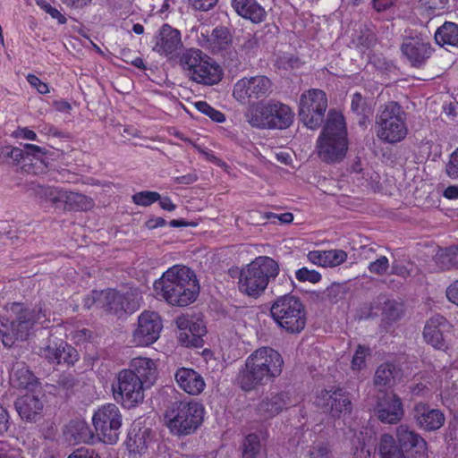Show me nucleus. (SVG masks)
<instances>
[{
  "label": "nucleus",
  "instance_id": "nucleus-14",
  "mask_svg": "<svg viewBox=\"0 0 458 458\" xmlns=\"http://www.w3.org/2000/svg\"><path fill=\"white\" fill-rule=\"evenodd\" d=\"M162 328V319L157 312L144 311L138 318L132 343L138 346H148L159 338Z\"/></svg>",
  "mask_w": 458,
  "mask_h": 458
},
{
  "label": "nucleus",
  "instance_id": "nucleus-46",
  "mask_svg": "<svg viewBox=\"0 0 458 458\" xmlns=\"http://www.w3.org/2000/svg\"><path fill=\"white\" fill-rule=\"evenodd\" d=\"M160 199V194L157 191H144L135 193L132 200L136 205L148 207Z\"/></svg>",
  "mask_w": 458,
  "mask_h": 458
},
{
  "label": "nucleus",
  "instance_id": "nucleus-39",
  "mask_svg": "<svg viewBox=\"0 0 458 458\" xmlns=\"http://www.w3.org/2000/svg\"><path fill=\"white\" fill-rule=\"evenodd\" d=\"M380 458H406V454L390 434H383L378 445Z\"/></svg>",
  "mask_w": 458,
  "mask_h": 458
},
{
  "label": "nucleus",
  "instance_id": "nucleus-17",
  "mask_svg": "<svg viewBox=\"0 0 458 458\" xmlns=\"http://www.w3.org/2000/svg\"><path fill=\"white\" fill-rule=\"evenodd\" d=\"M315 403L324 412L336 418L352 411V402L348 394L342 388L322 390L317 395Z\"/></svg>",
  "mask_w": 458,
  "mask_h": 458
},
{
  "label": "nucleus",
  "instance_id": "nucleus-36",
  "mask_svg": "<svg viewBox=\"0 0 458 458\" xmlns=\"http://www.w3.org/2000/svg\"><path fill=\"white\" fill-rule=\"evenodd\" d=\"M400 377V369L393 363L386 362L379 365L375 372L374 384L382 394L391 388Z\"/></svg>",
  "mask_w": 458,
  "mask_h": 458
},
{
  "label": "nucleus",
  "instance_id": "nucleus-12",
  "mask_svg": "<svg viewBox=\"0 0 458 458\" xmlns=\"http://www.w3.org/2000/svg\"><path fill=\"white\" fill-rule=\"evenodd\" d=\"M140 299V293L136 289H131L126 293L108 289L103 291L101 309L121 318L139 310Z\"/></svg>",
  "mask_w": 458,
  "mask_h": 458
},
{
  "label": "nucleus",
  "instance_id": "nucleus-63",
  "mask_svg": "<svg viewBox=\"0 0 458 458\" xmlns=\"http://www.w3.org/2000/svg\"><path fill=\"white\" fill-rule=\"evenodd\" d=\"M68 458H100L94 450L80 448L73 451Z\"/></svg>",
  "mask_w": 458,
  "mask_h": 458
},
{
  "label": "nucleus",
  "instance_id": "nucleus-61",
  "mask_svg": "<svg viewBox=\"0 0 458 458\" xmlns=\"http://www.w3.org/2000/svg\"><path fill=\"white\" fill-rule=\"evenodd\" d=\"M103 291H92L90 294L85 297L84 299V307L86 309H90L94 304H97L101 308V299H102Z\"/></svg>",
  "mask_w": 458,
  "mask_h": 458
},
{
  "label": "nucleus",
  "instance_id": "nucleus-41",
  "mask_svg": "<svg viewBox=\"0 0 458 458\" xmlns=\"http://www.w3.org/2000/svg\"><path fill=\"white\" fill-rule=\"evenodd\" d=\"M265 457V451L262 449L259 436L249 434L242 444V458Z\"/></svg>",
  "mask_w": 458,
  "mask_h": 458
},
{
  "label": "nucleus",
  "instance_id": "nucleus-25",
  "mask_svg": "<svg viewBox=\"0 0 458 458\" xmlns=\"http://www.w3.org/2000/svg\"><path fill=\"white\" fill-rule=\"evenodd\" d=\"M447 319L440 315L432 316L426 323L423 330L425 341L437 350H445L447 344L443 335V332L449 327Z\"/></svg>",
  "mask_w": 458,
  "mask_h": 458
},
{
  "label": "nucleus",
  "instance_id": "nucleus-56",
  "mask_svg": "<svg viewBox=\"0 0 458 458\" xmlns=\"http://www.w3.org/2000/svg\"><path fill=\"white\" fill-rule=\"evenodd\" d=\"M445 170L449 177L458 178V148L451 155Z\"/></svg>",
  "mask_w": 458,
  "mask_h": 458
},
{
  "label": "nucleus",
  "instance_id": "nucleus-60",
  "mask_svg": "<svg viewBox=\"0 0 458 458\" xmlns=\"http://www.w3.org/2000/svg\"><path fill=\"white\" fill-rule=\"evenodd\" d=\"M325 250H311L307 254V259L314 265L326 267Z\"/></svg>",
  "mask_w": 458,
  "mask_h": 458
},
{
  "label": "nucleus",
  "instance_id": "nucleus-59",
  "mask_svg": "<svg viewBox=\"0 0 458 458\" xmlns=\"http://www.w3.org/2000/svg\"><path fill=\"white\" fill-rule=\"evenodd\" d=\"M28 82L37 89L40 94H47L49 92V89L47 83L43 82L38 77L34 74H29L27 76Z\"/></svg>",
  "mask_w": 458,
  "mask_h": 458
},
{
  "label": "nucleus",
  "instance_id": "nucleus-62",
  "mask_svg": "<svg viewBox=\"0 0 458 458\" xmlns=\"http://www.w3.org/2000/svg\"><path fill=\"white\" fill-rule=\"evenodd\" d=\"M65 194L66 191L60 188L48 203L55 208L64 210Z\"/></svg>",
  "mask_w": 458,
  "mask_h": 458
},
{
  "label": "nucleus",
  "instance_id": "nucleus-45",
  "mask_svg": "<svg viewBox=\"0 0 458 458\" xmlns=\"http://www.w3.org/2000/svg\"><path fill=\"white\" fill-rule=\"evenodd\" d=\"M195 107L200 113L208 115L212 121L216 123H222L225 120V116L223 113L213 108L205 101H199L195 103Z\"/></svg>",
  "mask_w": 458,
  "mask_h": 458
},
{
  "label": "nucleus",
  "instance_id": "nucleus-3",
  "mask_svg": "<svg viewBox=\"0 0 458 458\" xmlns=\"http://www.w3.org/2000/svg\"><path fill=\"white\" fill-rule=\"evenodd\" d=\"M347 129L344 115L330 110L316 143L318 156L327 164L340 163L348 150Z\"/></svg>",
  "mask_w": 458,
  "mask_h": 458
},
{
  "label": "nucleus",
  "instance_id": "nucleus-31",
  "mask_svg": "<svg viewBox=\"0 0 458 458\" xmlns=\"http://www.w3.org/2000/svg\"><path fill=\"white\" fill-rule=\"evenodd\" d=\"M10 383L14 388L28 389L32 392L38 386V380L24 362L17 361L13 365Z\"/></svg>",
  "mask_w": 458,
  "mask_h": 458
},
{
  "label": "nucleus",
  "instance_id": "nucleus-15",
  "mask_svg": "<svg viewBox=\"0 0 458 458\" xmlns=\"http://www.w3.org/2000/svg\"><path fill=\"white\" fill-rule=\"evenodd\" d=\"M395 441L406 458H427V442L415 429L406 424L395 429Z\"/></svg>",
  "mask_w": 458,
  "mask_h": 458
},
{
  "label": "nucleus",
  "instance_id": "nucleus-49",
  "mask_svg": "<svg viewBox=\"0 0 458 458\" xmlns=\"http://www.w3.org/2000/svg\"><path fill=\"white\" fill-rule=\"evenodd\" d=\"M310 458H334L331 447L327 443H318L310 447Z\"/></svg>",
  "mask_w": 458,
  "mask_h": 458
},
{
  "label": "nucleus",
  "instance_id": "nucleus-11",
  "mask_svg": "<svg viewBox=\"0 0 458 458\" xmlns=\"http://www.w3.org/2000/svg\"><path fill=\"white\" fill-rule=\"evenodd\" d=\"M92 421L100 440L110 445L118 441L122 415L115 404L108 403L99 408L94 413Z\"/></svg>",
  "mask_w": 458,
  "mask_h": 458
},
{
  "label": "nucleus",
  "instance_id": "nucleus-22",
  "mask_svg": "<svg viewBox=\"0 0 458 458\" xmlns=\"http://www.w3.org/2000/svg\"><path fill=\"white\" fill-rule=\"evenodd\" d=\"M39 356L47 360L50 363L73 365L79 359V353L75 348L66 343L60 344L48 340L39 348Z\"/></svg>",
  "mask_w": 458,
  "mask_h": 458
},
{
  "label": "nucleus",
  "instance_id": "nucleus-21",
  "mask_svg": "<svg viewBox=\"0 0 458 458\" xmlns=\"http://www.w3.org/2000/svg\"><path fill=\"white\" fill-rule=\"evenodd\" d=\"M177 327L180 335L179 340L185 346L201 347L203 345L202 336L206 334V327L202 320H195L189 315L177 317Z\"/></svg>",
  "mask_w": 458,
  "mask_h": 458
},
{
  "label": "nucleus",
  "instance_id": "nucleus-50",
  "mask_svg": "<svg viewBox=\"0 0 458 458\" xmlns=\"http://www.w3.org/2000/svg\"><path fill=\"white\" fill-rule=\"evenodd\" d=\"M389 268V260L386 256H380L369 264L368 269L370 273L383 276Z\"/></svg>",
  "mask_w": 458,
  "mask_h": 458
},
{
  "label": "nucleus",
  "instance_id": "nucleus-8",
  "mask_svg": "<svg viewBox=\"0 0 458 458\" xmlns=\"http://www.w3.org/2000/svg\"><path fill=\"white\" fill-rule=\"evenodd\" d=\"M204 408L197 402L177 401L165 413L166 425L172 433L179 436L190 435L201 425Z\"/></svg>",
  "mask_w": 458,
  "mask_h": 458
},
{
  "label": "nucleus",
  "instance_id": "nucleus-9",
  "mask_svg": "<svg viewBox=\"0 0 458 458\" xmlns=\"http://www.w3.org/2000/svg\"><path fill=\"white\" fill-rule=\"evenodd\" d=\"M405 119L402 106L397 102H388L377 115V137L389 143L401 141L407 134Z\"/></svg>",
  "mask_w": 458,
  "mask_h": 458
},
{
  "label": "nucleus",
  "instance_id": "nucleus-32",
  "mask_svg": "<svg viewBox=\"0 0 458 458\" xmlns=\"http://www.w3.org/2000/svg\"><path fill=\"white\" fill-rule=\"evenodd\" d=\"M269 113L268 101L254 102L247 108L244 117L252 127L271 130Z\"/></svg>",
  "mask_w": 458,
  "mask_h": 458
},
{
  "label": "nucleus",
  "instance_id": "nucleus-48",
  "mask_svg": "<svg viewBox=\"0 0 458 458\" xmlns=\"http://www.w3.org/2000/svg\"><path fill=\"white\" fill-rule=\"evenodd\" d=\"M326 267H336L347 259V253L343 250H325Z\"/></svg>",
  "mask_w": 458,
  "mask_h": 458
},
{
  "label": "nucleus",
  "instance_id": "nucleus-40",
  "mask_svg": "<svg viewBox=\"0 0 458 458\" xmlns=\"http://www.w3.org/2000/svg\"><path fill=\"white\" fill-rule=\"evenodd\" d=\"M64 210H88L93 207L91 198L81 193L66 191Z\"/></svg>",
  "mask_w": 458,
  "mask_h": 458
},
{
  "label": "nucleus",
  "instance_id": "nucleus-37",
  "mask_svg": "<svg viewBox=\"0 0 458 458\" xmlns=\"http://www.w3.org/2000/svg\"><path fill=\"white\" fill-rule=\"evenodd\" d=\"M435 40L441 47H458V24L452 21L444 22L437 28Z\"/></svg>",
  "mask_w": 458,
  "mask_h": 458
},
{
  "label": "nucleus",
  "instance_id": "nucleus-7",
  "mask_svg": "<svg viewBox=\"0 0 458 458\" xmlns=\"http://www.w3.org/2000/svg\"><path fill=\"white\" fill-rule=\"evenodd\" d=\"M180 64L186 76L196 83L212 86L222 79L220 65L199 49L186 50L180 57Z\"/></svg>",
  "mask_w": 458,
  "mask_h": 458
},
{
  "label": "nucleus",
  "instance_id": "nucleus-43",
  "mask_svg": "<svg viewBox=\"0 0 458 458\" xmlns=\"http://www.w3.org/2000/svg\"><path fill=\"white\" fill-rule=\"evenodd\" d=\"M351 109L359 116V123L365 124L368 107L360 93H354L352 98Z\"/></svg>",
  "mask_w": 458,
  "mask_h": 458
},
{
  "label": "nucleus",
  "instance_id": "nucleus-1",
  "mask_svg": "<svg viewBox=\"0 0 458 458\" xmlns=\"http://www.w3.org/2000/svg\"><path fill=\"white\" fill-rule=\"evenodd\" d=\"M284 367L282 355L271 347H260L247 357L237 381L241 388L250 392L266 386L278 377Z\"/></svg>",
  "mask_w": 458,
  "mask_h": 458
},
{
  "label": "nucleus",
  "instance_id": "nucleus-55",
  "mask_svg": "<svg viewBox=\"0 0 458 458\" xmlns=\"http://www.w3.org/2000/svg\"><path fill=\"white\" fill-rule=\"evenodd\" d=\"M0 458H22L20 449L13 448L7 442L0 441Z\"/></svg>",
  "mask_w": 458,
  "mask_h": 458
},
{
  "label": "nucleus",
  "instance_id": "nucleus-18",
  "mask_svg": "<svg viewBox=\"0 0 458 458\" xmlns=\"http://www.w3.org/2000/svg\"><path fill=\"white\" fill-rule=\"evenodd\" d=\"M411 416L416 426L428 432L439 429L445 420L442 411L422 402L414 404Z\"/></svg>",
  "mask_w": 458,
  "mask_h": 458
},
{
  "label": "nucleus",
  "instance_id": "nucleus-29",
  "mask_svg": "<svg viewBox=\"0 0 458 458\" xmlns=\"http://www.w3.org/2000/svg\"><path fill=\"white\" fill-rule=\"evenodd\" d=\"M152 439V431L149 428L133 424L127 436L126 447L130 454H143Z\"/></svg>",
  "mask_w": 458,
  "mask_h": 458
},
{
  "label": "nucleus",
  "instance_id": "nucleus-24",
  "mask_svg": "<svg viewBox=\"0 0 458 458\" xmlns=\"http://www.w3.org/2000/svg\"><path fill=\"white\" fill-rule=\"evenodd\" d=\"M153 50L160 55L174 56L182 47L181 33L168 24H164L155 37Z\"/></svg>",
  "mask_w": 458,
  "mask_h": 458
},
{
  "label": "nucleus",
  "instance_id": "nucleus-35",
  "mask_svg": "<svg viewBox=\"0 0 458 458\" xmlns=\"http://www.w3.org/2000/svg\"><path fill=\"white\" fill-rule=\"evenodd\" d=\"M206 47L214 54L228 49L233 43V36L225 26L216 27L210 36L204 37Z\"/></svg>",
  "mask_w": 458,
  "mask_h": 458
},
{
  "label": "nucleus",
  "instance_id": "nucleus-23",
  "mask_svg": "<svg viewBox=\"0 0 458 458\" xmlns=\"http://www.w3.org/2000/svg\"><path fill=\"white\" fill-rule=\"evenodd\" d=\"M292 405L293 403L289 392L270 393L260 400L257 405L256 411L260 418L268 420L278 415L284 409H288Z\"/></svg>",
  "mask_w": 458,
  "mask_h": 458
},
{
  "label": "nucleus",
  "instance_id": "nucleus-34",
  "mask_svg": "<svg viewBox=\"0 0 458 458\" xmlns=\"http://www.w3.org/2000/svg\"><path fill=\"white\" fill-rule=\"evenodd\" d=\"M66 439L74 444L89 443L94 438V434L89 424L81 419L72 420L64 431Z\"/></svg>",
  "mask_w": 458,
  "mask_h": 458
},
{
  "label": "nucleus",
  "instance_id": "nucleus-26",
  "mask_svg": "<svg viewBox=\"0 0 458 458\" xmlns=\"http://www.w3.org/2000/svg\"><path fill=\"white\" fill-rule=\"evenodd\" d=\"M129 369L136 375L146 388H150L158 378L157 361L147 357L133 358L129 364Z\"/></svg>",
  "mask_w": 458,
  "mask_h": 458
},
{
  "label": "nucleus",
  "instance_id": "nucleus-51",
  "mask_svg": "<svg viewBox=\"0 0 458 458\" xmlns=\"http://www.w3.org/2000/svg\"><path fill=\"white\" fill-rule=\"evenodd\" d=\"M55 384L58 388L68 392L76 386L77 379L72 373L64 372L58 375Z\"/></svg>",
  "mask_w": 458,
  "mask_h": 458
},
{
  "label": "nucleus",
  "instance_id": "nucleus-30",
  "mask_svg": "<svg viewBox=\"0 0 458 458\" xmlns=\"http://www.w3.org/2000/svg\"><path fill=\"white\" fill-rule=\"evenodd\" d=\"M268 107L271 130H284L293 124L295 114L289 106L271 99L268 101Z\"/></svg>",
  "mask_w": 458,
  "mask_h": 458
},
{
  "label": "nucleus",
  "instance_id": "nucleus-57",
  "mask_svg": "<svg viewBox=\"0 0 458 458\" xmlns=\"http://www.w3.org/2000/svg\"><path fill=\"white\" fill-rule=\"evenodd\" d=\"M22 149L24 150V157L31 156L39 158L47 154L46 148L33 144H24Z\"/></svg>",
  "mask_w": 458,
  "mask_h": 458
},
{
  "label": "nucleus",
  "instance_id": "nucleus-47",
  "mask_svg": "<svg viewBox=\"0 0 458 458\" xmlns=\"http://www.w3.org/2000/svg\"><path fill=\"white\" fill-rule=\"evenodd\" d=\"M370 354V349L363 345H358L352 360V369L360 370L366 367V357Z\"/></svg>",
  "mask_w": 458,
  "mask_h": 458
},
{
  "label": "nucleus",
  "instance_id": "nucleus-16",
  "mask_svg": "<svg viewBox=\"0 0 458 458\" xmlns=\"http://www.w3.org/2000/svg\"><path fill=\"white\" fill-rule=\"evenodd\" d=\"M271 81L262 75L239 80L233 87V96L239 102H245L247 98L259 99L265 98L271 92Z\"/></svg>",
  "mask_w": 458,
  "mask_h": 458
},
{
  "label": "nucleus",
  "instance_id": "nucleus-4",
  "mask_svg": "<svg viewBox=\"0 0 458 458\" xmlns=\"http://www.w3.org/2000/svg\"><path fill=\"white\" fill-rule=\"evenodd\" d=\"M279 271V264L274 259L259 256L241 269L239 290L242 293L257 299L265 293L269 283L276 278Z\"/></svg>",
  "mask_w": 458,
  "mask_h": 458
},
{
  "label": "nucleus",
  "instance_id": "nucleus-38",
  "mask_svg": "<svg viewBox=\"0 0 458 458\" xmlns=\"http://www.w3.org/2000/svg\"><path fill=\"white\" fill-rule=\"evenodd\" d=\"M434 259L442 270H449L451 268L458 269V246H450L447 248H439Z\"/></svg>",
  "mask_w": 458,
  "mask_h": 458
},
{
  "label": "nucleus",
  "instance_id": "nucleus-33",
  "mask_svg": "<svg viewBox=\"0 0 458 458\" xmlns=\"http://www.w3.org/2000/svg\"><path fill=\"white\" fill-rule=\"evenodd\" d=\"M232 7L238 15L254 23L263 21L267 15L257 0H232Z\"/></svg>",
  "mask_w": 458,
  "mask_h": 458
},
{
  "label": "nucleus",
  "instance_id": "nucleus-6",
  "mask_svg": "<svg viewBox=\"0 0 458 458\" xmlns=\"http://www.w3.org/2000/svg\"><path fill=\"white\" fill-rule=\"evenodd\" d=\"M270 314L276 325L290 334H299L306 325L305 306L300 298L285 293L271 303Z\"/></svg>",
  "mask_w": 458,
  "mask_h": 458
},
{
  "label": "nucleus",
  "instance_id": "nucleus-44",
  "mask_svg": "<svg viewBox=\"0 0 458 458\" xmlns=\"http://www.w3.org/2000/svg\"><path fill=\"white\" fill-rule=\"evenodd\" d=\"M0 159L6 163H9L10 160H12L13 164L16 165L21 159H24V150L12 146L2 147L0 148Z\"/></svg>",
  "mask_w": 458,
  "mask_h": 458
},
{
  "label": "nucleus",
  "instance_id": "nucleus-19",
  "mask_svg": "<svg viewBox=\"0 0 458 458\" xmlns=\"http://www.w3.org/2000/svg\"><path fill=\"white\" fill-rule=\"evenodd\" d=\"M403 55L411 66L420 68L431 56L433 49L428 41L422 37H407L401 45Z\"/></svg>",
  "mask_w": 458,
  "mask_h": 458
},
{
  "label": "nucleus",
  "instance_id": "nucleus-10",
  "mask_svg": "<svg viewBox=\"0 0 458 458\" xmlns=\"http://www.w3.org/2000/svg\"><path fill=\"white\" fill-rule=\"evenodd\" d=\"M327 94L318 89H310L301 93L299 101V118L309 129L316 130L325 120L327 109Z\"/></svg>",
  "mask_w": 458,
  "mask_h": 458
},
{
  "label": "nucleus",
  "instance_id": "nucleus-52",
  "mask_svg": "<svg viewBox=\"0 0 458 458\" xmlns=\"http://www.w3.org/2000/svg\"><path fill=\"white\" fill-rule=\"evenodd\" d=\"M296 279L300 282H310V283H318L321 280V275L313 269H309L307 267H301L298 269L295 273Z\"/></svg>",
  "mask_w": 458,
  "mask_h": 458
},
{
  "label": "nucleus",
  "instance_id": "nucleus-13",
  "mask_svg": "<svg viewBox=\"0 0 458 458\" xmlns=\"http://www.w3.org/2000/svg\"><path fill=\"white\" fill-rule=\"evenodd\" d=\"M146 389L142 381L129 369H122L117 374L116 385H113L115 399H121L128 408L143 401Z\"/></svg>",
  "mask_w": 458,
  "mask_h": 458
},
{
  "label": "nucleus",
  "instance_id": "nucleus-20",
  "mask_svg": "<svg viewBox=\"0 0 458 458\" xmlns=\"http://www.w3.org/2000/svg\"><path fill=\"white\" fill-rule=\"evenodd\" d=\"M375 412L381 422L387 424L399 422L404 415L401 398L392 392H384L377 397Z\"/></svg>",
  "mask_w": 458,
  "mask_h": 458
},
{
  "label": "nucleus",
  "instance_id": "nucleus-27",
  "mask_svg": "<svg viewBox=\"0 0 458 458\" xmlns=\"http://www.w3.org/2000/svg\"><path fill=\"white\" fill-rule=\"evenodd\" d=\"M174 379L180 389L191 395H198L203 392L206 383L203 377L190 368H179Z\"/></svg>",
  "mask_w": 458,
  "mask_h": 458
},
{
  "label": "nucleus",
  "instance_id": "nucleus-42",
  "mask_svg": "<svg viewBox=\"0 0 458 458\" xmlns=\"http://www.w3.org/2000/svg\"><path fill=\"white\" fill-rule=\"evenodd\" d=\"M403 313V304L396 300L387 299L382 308L383 318L389 323L397 321Z\"/></svg>",
  "mask_w": 458,
  "mask_h": 458
},
{
  "label": "nucleus",
  "instance_id": "nucleus-53",
  "mask_svg": "<svg viewBox=\"0 0 458 458\" xmlns=\"http://www.w3.org/2000/svg\"><path fill=\"white\" fill-rule=\"evenodd\" d=\"M60 188L38 185L35 193L42 201L48 203Z\"/></svg>",
  "mask_w": 458,
  "mask_h": 458
},
{
  "label": "nucleus",
  "instance_id": "nucleus-54",
  "mask_svg": "<svg viewBox=\"0 0 458 458\" xmlns=\"http://www.w3.org/2000/svg\"><path fill=\"white\" fill-rule=\"evenodd\" d=\"M257 47V38L254 36L248 34V36L244 38L243 43L240 46V51L244 55L250 56L254 53Z\"/></svg>",
  "mask_w": 458,
  "mask_h": 458
},
{
  "label": "nucleus",
  "instance_id": "nucleus-2",
  "mask_svg": "<svg viewBox=\"0 0 458 458\" xmlns=\"http://www.w3.org/2000/svg\"><path fill=\"white\" fill-rule=\"evenodd\" d=\"M154 290L157 295L167 303L184 307L197 299L199 285L195 273L191 268L175 265L154 283Z\"/></svg>",
  "mask_w": 458,
  "mask_h": 458
},
{
  "label": "nucleus",
  "instance_id": "nucleus-5",
  "mask_svg": "<svg viewBox=\"0 0 458 458\" xmlns=\"http://www.w3.org/2000/svg\"><path fill=\"white\" fill-rule=\"evenodd\" d=\"M10 310V318H0L2 343L8 348L26 341L40 318V310L30 309L21 303H13Z\"/></svg>",
  "mask_w": 458,
  "mask_h": 458
},
{
  "label": "nucleus",
  "instance_id": "nucleus-64",
  "mask_svg": "<svg viewBox=\"0 0 458 458\" xmlns=\"http://www.w3.org/2000/svg\"><path fill=\"white\" fill-rule=\"evenodd\" d=\"M446 297L451 302L458 306V280L446 288Z\"/></svg>",
  "mask_w": 458,
  "mask_h": 458
},
{
  "label": "nucleus",
  "instance_id": "nucleus-28",
  "mask_svg": "<svg viewBox=\"0 0 458 458\" xmlns=\"http://www.w3.org/2000/svg\"><path fill=\"white\" fill-rule=\"evenodd\" d=\"M21 418L26 421H37L44 408V403L33 391L20 396L14 403Z\"/></svg>",
  "mask_w": 458,
  "mask_h": 458
},
{
  "label": "nucleus",
  "instance_id": "nucleus-58",
  "mask_svg": "<svg viewBox=\"0 0 458 458\" xmlns=\"http://www.w3.org/2000/svg\"><path fill=\"white\" fill-rule=\"evenodd\" d=\"M218 0H189L190 4L195 9L202 12H207L212 9Z\"/></svg>",
  "mask_w": 458,
  "mask_h": 458
}]
</instances>
